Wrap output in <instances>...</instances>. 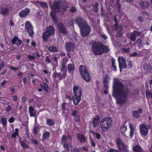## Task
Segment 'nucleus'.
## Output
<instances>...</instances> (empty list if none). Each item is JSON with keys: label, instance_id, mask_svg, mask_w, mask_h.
<instances>
[{"label": "nucleus", "instance_id": "obj_62", "mask_svg": "<svg viewBox=\"0 0 152 152\" xmlns=\"http://www.w3.org/2000/svg\"><path fill=\"white\" fill-rule=\"evenodd\" d=\"M5 65V62L2 61L0 64V69H1Z\"/></svg>", "mask_w": 152, "mask_h": 152}, {"label": "nucleus", "instance_id": "obj_17", "mask_svg": "<svg viewBox=\"0 0 152 152\" xmlns=\"http://www.w3.org/2000/svg\"><path fill=\"white\" fill-rule=\"evenodd\" d=\"M71 116H73L74 118V120L75 122H79L80 121L79 115L78 114L77 110H74L72 111Z\"/></svg>", "mask_w": 152, "mask_h": 152}, {"label": "nucleus", "instance_id": "obj_53", "mask_svg": "<svg viewBox=\"0 0 152 152\" xmlns=\"http://www.w3.org/2000/svg\"><path fill=\"white\" fill-rule=\"evenodd\" d=\"M130 51V48L129 47H127V45H125L124 46V52L126 53H129Z\"/></svg>", "mask_w": 152, "mask_h": 152}, {"label": "nucleus", "instance_id": "obj_31", "mask_svg": "<svg viewBox=\"0 0 152 152\" xmlns=\"http://www.w3.org/2000/svg\"><path fill=\"white\" fill-rule=\"evenodd\" d=\"M115 60L112 58L111 59V68L112 70L114 72H116L117 71L116 66L115 65Z\"/></svg>", "mask_w": 152, "mask_h": 152}, {"label": "nucleus", "instance_id": "obj_63", "mask_svg": "<svg viewBox=\"0 0 152 152\" xmlns=\"http://www.w3.org/2000/svg\"><path fill=\"white\" fill-rule=\"evenodd\" d=\"M124 152H129V151L128 150V145H124Z\"/></svg>", "mask_w": 152, "mask_h": 152}, {"label": "nucleus", "instance_id": "obj_43", "mask_svg": "<svg viewBox=\"0 0 152 152\" xmlns=\"http://www.w3.org/2000/svg\"><path fill=\"white\" fill-rule=\"evenodd\" d=\"M63 147L66 149L67 151H69V148L71 145L69 143H65L63 144Z\"/></svg>", "mask_w": 152, "mask_h": 152}, {"label": "nucleus", "instance_id": "obj_29", "mask_svg": "<svg viewBox=\"0 0 152 152\" xmlns=\"http://www.w3.org/2000/svg\"><path fill=\"white\" fill-rule=\"evenodd\" d=\"M77 138L78 139L80 142L83 143L86 142V137L83 134H77Z\"/></svg>", "mask_w": 152, "mask_h": 152}, {"label": "nucleus", "instance_id": "obj_8", "mask_svg": "<svg viewBox=\"0 0 152 152\" xmlns=\"http://www.w3.org/2000/svg\"><path fill=\"white\" fill-rule=\"evenodd\" d=\"M57 28L58 30L61 34L65 35L67 33V31L65 26L61 23H58L57 24Z\"/></svg>", "mask_w": 152, "mask_h": 152}, {"label": "nucleus", "instance_id": "obj_64", "mask_svg": "<svg viewBox=\"0 0 152 152\" xmlns=\"http://www.w3.org/2000/svg\"><path fill=\"white\" fill-rule=\"evenodd\" d=\"M137 19L139 20V21L140 22H142L144 21V19L141 16H139L137 18Z\"/></svg>", "mask_w": 152, "mask_h": 152}, {"label": "nucleus", "instance_id": "obj_57", "mask_svg": "<svg viewBox=\"0 0 152 152\" xmlns=\"http://www.w3.org/2000/svg\"><path fill=\"white\" fill-rule=\"evenodd\" d=\"M101 15L102 16H104L105 15V12L104 11V8L102 7V6L101 7Z\"/></svg>", "mask_w": 152, "mask_h": 152}, {"label": "nucleus", "instance_id": "obj_44", "mask_svg": "<svg viewBox=\"0 0 152 152\" xmlns=\"http://www.w3.org/2000/svg\"><path fill=\"white\" fill-rule=\"evenodd\" d=\"M119 28L120 29V31H118L116 34V37H120L123 34L122 32H121V31L122 30V29L123 28L122 26H119Z\"/></svg>", "mask_w": 152, "mask_h": 152}, {"label": "nucleus", "instance_id": "obj_41", "mask_svg": "<svg viewBox=\"0 0 152 152\" xmlns=\"http://www.w3.org/2000/svg\"><path fill=\"white\" fill-rule=\"evenodd\" d=\"M69 7V6L67 5L63 4L61 8V11L63 12H65L66 11Z\"/></svg>", "mask_w": 152, "mask_h": 152}, {"label": "nucleus", "instance_id": "obj_14", "mask_svg": "<svg viewBox=\"0 0 152 152\" xmlns=\"http://www.w3.org/2000/svg\"><path fill=\"white\" fill-rule=\"evenodd\" d=\"M82 94H74L72 97V99L73 103L75 105H77L78 104L81 100V96Z\"/></svg>", "mask_w": 152, "mask_h": 152}, {"label": "nucleus", "instance_id": "obj_33", "mask_svg": "<svg viewBox=\"0 0 152 152\" xmlns=\"http://www.w3.org/2000/svg\"><path fill=\"white\" fill-rule=\"evenodd\" d=\"M48 50L50 52L52 53L57 52L58 51L57 48L56 46H49Z\"/></svg>", "mask_w": 152, "mask_h": 152}, {"label": "nucleus", "instance_id": "obj_59", "mask_svg": "<svg viewBox=\"0 0 152 152\" xmlns=\"http://www.w3.org/2000/svg\"><path fill=\"white\" fill-rule=\"evenodd\" d=\"M69 26H74V22L72 20H71L69 21L68 23Z\"/></svg>", "mask_w": 152, "mask_h": 152}, {"label": "nucleus", "instance_id": "obj_40", "mask_svg": "<svg viewBox=\"0 0 152 152\" xmlns=\"http://www.w3.org/2000/svg\"><path fill=\"white\" fill-rule=\"evenodd\" d=\"M46 124L49 126H51L54 125V122L52 119H48L46 120Z\"/></svg>", "mask_w": 152, "mask_h": 152}, {"label": "nucleus", "instance_id": "obj_37", "mask_svg": "<svg viewBox=\"0 0 152 152\" xmlns=\"http://www.w3.org/2000/svg\"><path fill=\"white\" fill-rule=\"evenodd\" d=\"M52 76L54 80H55L56 78H60L61 77V73H58L56 72H54L52 74Z\"/></svg>", "mask_w": 152, "mask_h": 152}, {"label": "nucleus", "instance_id": "obj_51", "mask_svg": "<svg viewBox=\"0 0 152 152\" xmlns=\"http://www.w3.org/2000/svg\"><path fill=\"white\" fill-rule=\"evenodd\" d=\"M128 90L127 88H126V91H124V103L126 101V99L127 98V95L128 94Z\"/></svg>", "mask_w": 152, "mask_h": 152}, {"label": "nucleus", "instance_id": "obj_13", "mask_svg": "<svg viewBox=\"0 0 152 152\" xmlns=\"http://www.w3.org/2000/svg\"><path fill=\"white\" fill-rule=\"evenodd\" d=\"M30 10L28 7H26L19 12L18 15L20 18H24L29 15Z\"/></svg>", "mask_w": 152, "mask_h": 152}, {"label": "nucleus", "instance_id": "obj_26", "mask_svg": "<svg viewBox=\"0 0 152 152\" xmlns=\"http://www.w3.org/2000/svg\"><path fill=\"white\" fill-rule=\"evenodd\" d=\"M66 68H67L68 69V72L69 73L73 72L75 70V66L74 65L71 64H68Z\"/></svg>", "mask_w": 152, "mask_h": 152}, {"label": "nucleus", "instance_id": "obj_5", "mask_svg": "<svg viewBox=\"0 0 152 152\" xmlns=\"http://www.w3.org/2000/svg\"><path fill=\"white\" fill-rule=\"evenodd\" d=\"M79 70L82 78L87 82H90L91 80V77L86 67L83 65H80Z\"/></svg>", "mask_w": 152, "mask_h": 152}, {"label": "nucleus", "instance_id": "obj_34", "mask_svg": "<svg viewBox=\"0 0 152 152\" xmlns=\"http://www.w3.org/2000/svg\"><path fill=\"white\" fill-rule=\"evenodd\" d=\"M50 137V133L48 131H46L42 134V138L43 140H45Z\"/></svg>", "mask_w": 152, "mask_h": 152}, {"label": "nucleus", "instance_id": "obj_27", "mask_svg": "<svg viewBox=\"0 0 152 152\" xmlns=\"http://www.w3.org/2000/svg\"><path fill=\"white\" fill-rule=\"evenodd\" d=\"M140 4L141 8L143 9L148 7L149 4L148 2L142 0L140 1Z\"/></svg>", "mask_w": 152, "mask_h": 152}, {"label": "nucleus", "instance_id": "obj_2", "mask_svg": "<svg viewBox=\"0 0 152 152\" xmlns=\"http://www.w3.org/2000/svg\"><path fill=\"white\" fill-rule=\"evenodd\" d=\"M89 44L91 46L92 51L96 56L102 55L104 53H107L110 50L108 46L98 42L92 40L89 42Z\"/></svg>", "mask_w": 152, "mask_h": 152}, {"label": "nucleus", "instance_id": "obj_15", "mask_svg": "<svg viewBox=\"0 0 152 152\" xmlns=\"http://www.w3.org/2000/svg\"><path fill=\"white\" fill-rule=\"evenodd\" d=\"M116 143L117 147L121 152L124 151V143L122 142L120 138H117L116 140Z\"/></svg>", "mask_w": 152, "mask_h": 152}, {"label": "nucleus", "instance_id": "obj_11", "mask_svg": "<svg viewBox=\"0 0 152 152\" xmlns=\"http://www.w3.org/2000/svg\"><path fill=\"white\" fill-rule=\"evenodd\" d=\"M75 21L80 28L86 25V24H88L86 20L80 17L77 18H76L75 19Z\"/></svg>", "mask_w": 152, "mask_h": 152}, {"label": "nucleus", "instance_id": "obj_3", "mask_svg": "<svg viewBox=\"0 0 152 152\" xmlns=\"http://www.w3.org/2000/svg\"><path fill=\"white\" fill-rule=\"evenodd\" d=\"M112 120L110 117H106L102 118L100 123L101 128L103 131L107 132L111 127Z\"/></svg>", "mask_w": 152, "mask_h": 152}, {"label": "nucleus", "instance_id": "obj_55", "mask_svg": "<svg viewBox=\"0 0 152 152\" xmlns=\"http://www.w3.org/2000/svg\"><path fill=\"white\" fill-rule=\"evenodd\" d=\"M146 96L147 97H151L152 98V94L149 91L146 92Z\"/></svg>", "mask_w": 152, "mask_h": 152}, {"label": "nucleus", "instance_id": "obj_22", "mask_svg": "<svg viewBox=\"0 0 152 152\" xmlns=\"http://www.w3.org/2000/svg\"><path fill=\"white\" fill-rule=\"evenodd\" d=\"M118 59L120 72H121L122 68H124V57L119 56L118 57Z\"/></svg>", "mask_w": 152, "mask_h": 152}, {"label": "nucleus", "instance_id": "obj_25", "mask_svg": "<svg viewBox=\"0 0 152 152\" xmlns=\"http://www.w3.org/2000/svg\"><path fill=\"white\" fill-rule=\"evenodd\" d=\"M0 13L3 15H6L9 14V10L7 7H1L0 10Z\"/></svg>", "mask_w": 152, "mask_h": 152}, {"label": "nucleus", "instance_id": "obj_61", "mask_svg": "<svg viewBox=\"0 0 152 152\" xmlns=\"http://www.w3.org/2000/svg\"><path fill=\"white\" fill-rule=\"evenodd\" d=\"M130 56L131 57H134L136 56H138L137 53L134 52L132 54H130Z\"/></svg>", "mask_w": 152, "mask_h": 152}, {"label": "nucleus", "instance_id": "obj_47", "mask_svg": "<svg viewBox=\"0 0 152 152\" xmlns=\"http://www.w3.org/2000/svg\"><path fill=\"white\" fill-rule=\"evenodd\" d=\"M63 72L62 73V74L61 75V77L60 78H59V80H61L63 79H64L65 78V77L66 75V69L65 70H64Z\"/></svg>", "mask_w": 152, "mask_h": 152}, {"label": "nucleus", "instance_id": "obj_20", "mask_svg": "<svg viewBox=\"0 0 152 152\" xmlns=\"http://www.w3.org/2000/svg\"><path fill=\"white\" fill-rule=\"evenodd\" d=\"M68 61V59L65 57L63 58L61 61V72L63 71L64 70L66 69V65Z\"/></svg>", "mask_w": 152, "mask_h": 152}, {"label": "nucleus", "instance_id": "obj_30", "mask_svg": "<svg viewBox=\"0 0 152 152\" xmlns=\"http://www.w3.org/2000/svg\"><path fill=\"white\" fill-rule=\"evenodd\" d=\"M132 150L134 152H142L143 151L141 147L138 145L133 147Z\"/></svg>", "mask_w": 152, "mask_h": 152}, {"label": "nucleus", "instance_id": "obj_21", "mask_svg": "<svg viewBox=\"0 0 152 152\" xmlns=\"http://www.w3.org/2000/svg\"><path fill=\"white\" fill-rule=\"evenodd\" d=\"M37 111L32 106H30L28 107V113L30 117H36Z\"/></svg>", "mask_w": 152, "mask_h": 152}, {"label": "nucleus", "instance_id": "obj_48", "mask_svg": "<svg viewBox=\"0 0 152 152\" xmlns=\"http://www.w3.org/2000/svg\"><path fill=\"white\" fill-rule=\"evenodd\" d=\"M39 129V127L38 126H34L33 129V133L34 135H36L38 132V130Z\"/></svg>", "mask_w": 152, "mask_h": 152}, {"label": "nucleus", "instance_id": "obj_19", "mask_svg": "<svg viewBox=\"0 0 152 152\" xmlns=\"http://www.w3.org/2000/svg\"><path fill=\"white\" fill-rule=\"evenodd\" d=\"M100 121V117L99 115H96L93 118L92 124L93 127L95 128L97 127L99 124Z\"/></svg>", "mask_w": 152, "mask_h": 152}, {"label": "nucleus", "instance_id": "obj_9", "mask_svg": "<svg viewBox=\"0 0 152 152\" xmlns=\"http://www.w3.org/2000/svg\"><path fill=\"white\" fill-rule=\"evenodd\" d=\"M65 48L67 52H74L75 45L73 43L71 42H68L66 44Z\"/></svg>", "mask_w": 152, "mask_h": 152}, {"label": "nucleus", "instance_id": "obj_24", "mask_svg": "<svg viewBox=\"0 0 152 152\" xmlns=\"http://www.w3.org/2000/svg\"><path fill=\"white\" fill-rule=\"evenodd\" d=\"M142 109L139 108L138 110L133 111L132 115L133 116L136 118H137L140 117V114L142 113Z\"/></svg>", "mask_w": 152, "mask_h": 152}, {"label": "nucleus", "instance_id": "obj_32", "mask_svg": "<svg viewBox=\"0 0 152 152\" xmlns=\"http://www.w3.org/2000/svg\"><path fill=\"white\" fill-rule=\"evenodd\" d=\"M73 91L74 94H82V91L81 89H79V87L77 86H74L73 88Z\"/></svg>", "mask_w": 152, "mask_h": 152}, {"label": "nucleus", "instance_id": "obj_52", "mask_svg": "<svg viewBox=\"0 0 152 152\" xmlns=\"http://www.w3.org/2000/svg\"><path fill=\"white\" fill-rule=\"evenodd\" d=\"M93 135H95L96 136V139L99 140L101 138V135L98 133H95L94 132L92 133Z\"/></svg>", "mask_w": 152, "mask_h": 152}, {"label": "nucleus", "instance_id": "obj_50", "mask_svg": "<svg viewBox=\"0 0 152 152\" xmlns=\"http://www.w3.org/2000/svg\"><path fill=\"white\" fill-rule=\"evenodd\" d=\"M130 40L133 41H135L136 39V37L135 35V34L132 32L131 33V35L130 37Z\"/></svg>", "mask_w": 152, "mask_h": 152}, {"label": "nucleus", "instance_id": "obj_54", "mask_svg": "<svg viewBox=\"0 0 152 152\" xmlns=\"http://www.w3.org/2000/svg\"><path fill=\"white\" fill-rule=\"evenodd\" d=\"M77 10V9L74 6H71L69 9V11L71 12H75Z\"/></svg>", "mask_w": 152, "mask_h": 152}, {"label": "nucleus", "instance_id": "obj_7", "mask_svg": "<svg viewBox=\"0 0 152 152\" xmlns=\"http://www.w3.org/2000/svg\"><path fill=\"white\" fill-rule=\"evenodd\" d=\"M149 129V126L147 124H141L139 127V129L142 135L144 136L148 135V130Z\"/></svg>", "mask_w": 152, "mask_h": 152}, {"label": "nucleus", "instance_id": "obj_56", "mask_svg": "<svg viewBox=\"0 0 152 152\" xmlns=\"http://www.w3.org/2000/svg\"><path fill=\"white\" fill-rule=\"evenodd\" d=\"M133 33L136 37L137 36H139L141 34V32H140L137 31H133Z\"/></svg>", "mask_w": 152, "mask_h": 152}, {"label": "nucleus", "instance_id": "obj_10", "mask_svg": "<svg viewBox=\"0 0 152 152\" xmlns=\"http://www.w3.org/2000/svg\"><path fill=\"white\" fill-rule=\"evenodd\" d=\"M39 86L48 94L52 93V89L46 83L43 82L42 84H40Z\"/></svg>", "mask_w": 152, "mask_h": 152}, {"label": "nucleus", "instance_id": "obj_23", "mask_svg": "<svg viewBox=\"0 0 152 152\" xmlns=\"http://www.w3.org/2000/svg\"><path fill=\"white\" fill-rule=\"evenodd\" d=\"M110 80V76L108 74H106L104 78L103 81L104 87L106 88L107 87V86H108V83L109 82Z\"/></svg>", "mask_w": 152, "mask_h": 152}, {"label": "nucleus", "instance_id": "obj_18", "mask_svg": "<svg viewBox=\"0 0 152 152\" xmlns=\"http://www.w3.org/2000/svg\"><path fill=\"white\" fill-rule=\"evenodd\" d=\"M11 42L13 45L16 44L17 46H19L21 44L22 41L17 37L15 36L11 40Z\"/></svg>", "mask_w": 152, "mask_h": 152}, {"label": "nucleus", "instance_id": "obj_39", "mask_svg": "<svg viewBox=\"0 0 152 152\" xmlns=\"http://www.w3.org/2000/svg\"><path fill=\"white\" fill-rule=\"evenodd\" d=\"M0 120L1 124L3 126V127H7V119L1 117L0 118Z\"/></svg>", "mask_w": 152, "mask_h": 152}, {"label": "nucleus", "instance_id": "obj_45", "mask_svg": "<svg viewBox=\"0 0 152 152\" xmlns=\"http://www.w3.org/2000/svg\"><path fill=\"white\" fill-rule=\"evenodd\" d=\"M67 140V137L66 135H63L62 136L61 139V143L63 144L64 143H66Z\"/></svg>", "mask_w": 152, "mask_h": 152}, {"label": "nucleus", "instance_id": "obj_16", "mask_svg": "<svg viewBox=\"0 0 152 152\" xmlns=\"http://www.w3.org/2000/svg\"><path fill=\"white\" fill-rule=\"evenodd\" d=\"M56 11H51L50 13V15L54 24L57 25L58 24V19L56 15Z\"/></svg>", "mask_w": 152, "mask_h": 152}, {"label": "nucleus", "instance_id": "obj_28", "mask_svg": "<svg viewBox=\"0 0 152 152\" xmlns=\"http://www.w3.org/2000/svg\"><path fill=\"white\" fill-rule=\"evenodd\" d=\"M143 68L145 72L147 73H150L151 69V66L150 64H145L144 65Z\"/></svg>", "mask_w": 152, "mask_h": 152}, {"label": "nucleus", "instance_id": "obj_49", "mask_svg": "<svg viewBox=\"0 0 152 152\" xmlns=\"http://www.w3.org/2000/svg\"><path fill=\"white\" fill-rule=\"evenodd\" d=\"M39 5L43 8H47L48 7V4L45 2L41 1L39 3Z\"/></svg>", "mask_w": 152, "mask_h": 152}, {"label": "nucleus", "instance_id": "obj_1", "mask_svg": "<svg viewBox=\"0 0 152 152\" xmlns=\"http://www.w3.org/2000/svg\"><path fill=\"white\" fill-rule=\"evenodd\" d=\"M112 96L116 99V103L120 106L124 105V84L118 79H113Z\"/></svg>", "mask_w": 152, "mask_h": 152}, {"label": "nucleus", "instance_id": "obj_35", "mask_svg": "<svg viewBox=\"0 0 152 152\" xmlns=\"http://www.w3.org/2000/svg\"><path fill=\"white\" fill-rule=\"evenodd\" d=\"M20 139L19 140V142L20 143L21 147L24 149L28 148L29 146L28 145L26 144L25 141H21V138H20Z\"/></svg>", "mask_w": 152, "mask_h": 152}, {"label": "nucleus", "instance_id": "obj_58", "mask_svg": "<svg viewBox=\"0 0 152 152\" xmlns=\"http://www.w3.org/2000/svg\"><path fill=\"white\" fill-rule=\"evenodd\" d=\"M15 120V118L13 117H11L8 120V121L10 123H12Z\"/></svg>", "mask_w": 152, "mask_h": 152}, {"label": "nucleus", "instance_id": "obj_46", "mask_svg": "<svg viewBox=\"0 0 152 152\" xmlns=\"http://www.w3.org/2000/svg\"><path fill=\"white\" fill-rule=\"evenodd\" d=\"M25 26L26 29L32 27L30 23L28 21H26L25 23Z\"/></svg>", "mask_w": 152, "mask_h": 152}, {"label": "nucleus", "instance_id": "obj_4", "mask_svg": "<svg viewBox=\"0 0 152 152\" xmlns=\"http://www.w3.org/2000/svg\"><path fill=\"white\" fill-rule=\"evenodd\" d=\"M55 32V29L53 26L50 25L47 27L43 32L42 35V37L43 41H47L49 39V37L53 35Z\"/></svg>", "mask_w": 152, "mask_h": 152}, {"label": "nucleus", "instance_id": "obj_42", "mask_svg": "<svg viewBox=\"0 0 152 152\" xmlns=\"http://www.w3.org/2000/svg\"><path fill=\"white\" fill-rule=\"evenodd\" d=\"M27 32L29 34V36L31 37H32L33 35L34 34V33L33 31V27L27 29Z\"/></svg>", "mask_w": 152, "mask_h": 152}, {"label": "nucleus", "instance_id": "obj_36", "mask_svg": "<svg viewBox=\"0 0 152 152\" xmlns=\"http://www.w3.org/2000/svg\"><path fill=\"white\" fill-rule=\"evenodd\" d=\"M129 127L131 129V131L130 132V137L131 138H132L133 137V135L134 134V127L130 123H129Z\"/></svg>", "mask_w": 152, "mask_h": 152}, {"label": "nucleus", "instance_id": "obj_6", "mask_svg": "<svg viewBox=\"0 0 152 152\" xmlns=\"http://www.w3.org/2000/svg\"><path fill=\"white\" fill-rule=\"evenodd\" d=\"M80 29L81 35L84 37L88 36L91 30L90 26L88 24L81 27Z\"/></svg>", "mask_w": 152, "mask_h": 152}, {"label": "nucleus", "instance_id": "obj_60", "mask_svg": "<svg viewBox=\"0 0 152 152\" xmlns=\"http://www.w3.org/2000/svg\"><path fill=\"white\" fill-rule=\"evenodd\" d=\"M45 61L46 64H49L50 63V61L48 56H46V57L45 58Z\"/></svg>", "mask_w": 152, "mask_h": 152}, {"label": "nucleus", "instance_id": "obj_12", "mask_svg": "<svg viewBox=\"0 0 152 152\" xmlns=\"http://www.w3.org/2000/svg\"><path fill=\"white\" fill-rule=\"evenodd\" d=\"M60 3L58 1L55 0L54 1L53 4L52 5H50V6L52 10L51 11H56V10H57V12H58L60 11Z\"/></svg>", "mask_w": 152, "mask_h": 152}, {"label": "nucleus", "instance_id": "obj_38", "mask_svg": "<svg viewBox=\"0 0 152 152\" xmlns=\"http://www.w3.org/2000/svg\"><path fill=\"white\" fill-rule=\"evenodd\" d=\"M99 6V4L97 2H96L93 6V11L94 12L97 13L98 11V7Z\"/></svg>", "mask_w": 152, "mask_h": 152}]
</instances>
